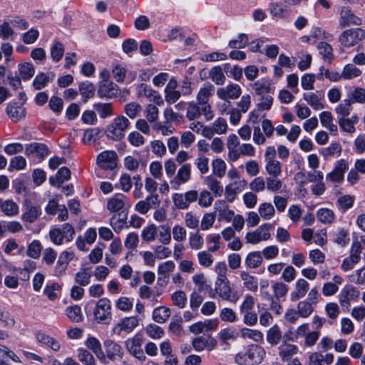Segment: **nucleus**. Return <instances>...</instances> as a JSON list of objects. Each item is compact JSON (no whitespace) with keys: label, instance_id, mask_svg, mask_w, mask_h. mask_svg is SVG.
Segmentation results:
<instances>
[{"label":"nucleus","instance_id":"nucleus-50","mask_svg":"<svg viewBox=\"0 0 365 365\" xmlns=\"http://www.w3.org/2000/svg\"><path fill=\"white\" fill-rule=\"evenodd\" d=\"M65 312L68 318L73 322L79 323L83 320L81 308L78 305L68 307Z\"/></svg>","mask_w":365,"mask_h":365},{"label":"nucleus","instance_id":"nucleus-7","mask_svg":"<svg viewBox=\"0 0 365 365\" xmlns=\"http://www.w3.org/2000/svg\"><path fill=\"white\" fill-rule=\"evenodd\" d=\"M139 324L137 317H125L118 321L111 330L113 335L118 336L131 333Z\"/></svg>","mask_w":365,"mask_h":365},{"label":"nucleus","instance_id":"nucleus-44","mask_svg":"<svg viewBox=\"0 0 365 365\" xmlns=\"http://www.w3.org/2000/svg\"><path fill=\"white\" fill-rule=\"evenodd\" d=\"M228 125L225 118L222 117L217 118L212 123V125L210 127L211 130L210 139L215 134L222 135L225 134L227 131Z\"/></svg>","mask_w":365,"mask_h":365},{"label":"nucleus","instance_id":"nucleus-42","mask_svg":"<svg viewBox=\"0 0 365 365\" xmlns=\"http://www.w3.org/2000/svg\"><path fill=\"white\" fill-rule=\"evenodd\" d=\"M355 197L351 195H343L336 202V207L341 212H345L354 206Z\"/></svg>","mask_w":365,"mask_h":365},{"label":"nucleus","instance_id":"nucleus-10","mask_svg":"<svg viewBox=\"0 0 365 365\" xmlns=\"http://www.w3.org/2000/svg\"><path fill=\"white\" fill-rule=\"evenodd\" d=\"M111 72L113 78L118 83H130L135 80L136 76L134 71L128 69L127 66L122 63L113 64Z\"/></svg>","mask_w":365,"mask_h":365},{"label":"nucleus","instance_id":"nucleus-9","mask_svg":"<svg viewBox=\"0 0 365 365\" xmlns=\"http://www.w3.org/2000/svg\"><path fill=\"white\" fill-rule=\"evenodd\" d=\"M272 227L271 224H264L252 232H248L245 237L247 243L257 245L262 241H267L270 239V229Z\"/></svg>","mask_w":365,"mask_h":365},{"label":"nucleus","instance_id":"nucleus-14","mask_svg":"<svg viewBox=\"0 0 365 365\" xmlns=\"http://www.w3.org/2000/svg\"><path fill=\"white\" fill-rule=\"evenodd\" d=\"M41 213L40 205L33 204L29 199L24 201L23 212L21 217L22 221L33 223L41 216Z\"/></svg>","mask_w":365,"mask_h":365},{"label":"nucleus","instance_id":"nucleus-64","mask_svg":"<svg viewBox=\"0 0 365 365\" xmlns=\"http://www.w3.org/2000/svg\"><path fill=\"white\" fill-rule=\"evenodd\" d=\"M19 76L23 80L30 79L35 73L34 66L31 63L25 62L18 66Z\"/></svg>","mask_w":365,"mask_h":365},{"label":"nucleus","instance_id":"nucleus-15","mask_svg":"<svg viewBox=\"0 0 365 365\" xmlns=\"http://www.w3.org/2000/svg\"><path fill=\"white\" fill-rule=\"evenodd\" d=\"M242 94V88L237 83H230L226 86L218 88L216 91L217 96L222 100H235Z\"/></svg>","mask_w":365,"mask_h":365},{"label":"nucleus","instance_id":"nucleus-13","mask_svg":"<svg viewBox=\"0 0 365 365\" xmlns=\"http://www.w3.org/2000/svg\"><path fill=\"white\" fill-rule=\"evenodd\" d=\"M365 38V31L361 29H351L344 31L340 37L339 41L345 47L353 46L359 41Z\"/></svg>","mask_w":365,"mask_h":365},{"label":"nucleus","instance_id":"nucleus-22","mask_svg":"<svg viewBox=\"0 0 365 365\" xmlns=\"http://www.w3.org/2000/svg\"><path fill=\"white\" fill-rule=\"evenodd\" d=\"M337 121L341 132L352 135L356 131V125L359 121V117L354 113L351 117H339Z\"/></svg>","mask_w":365,"mask_h":365},{"label":"nucleus","instance_id":"nucleus-63","mask_svg":"<svg viewBox=\"0 0 365 365\" xmlns=\"http://www.w3.org/2000/svg\"><path fill=\"white\" fill-rule=\"evenodd\" d=\"M51 56L53 61H61L64 54V46L60 41H56L53 43L50 48Z\"/></svg>","mask_w":365,"mask_h":365},{"label":"nucleus","instance_id":"nucleus-12","mask_svg":"<svg viewBox=\"0 0 365 365\" xmlns=\"http://www.w3.org/2000/svg\"><path fill=\"white\" fill-rule=\"evenodd\" d=\"M143 339L140 334H135L125 341V346L128 352L140 361L146 358L142 349Z\"/></svg>","mask_w":365,"mask_h":365},{"label":"nucleus","instance_id":"nucleus-25","mask_svg":"<svg viewBox=\"0 0 365 365\" xmlns=\"http://www.w3.org/2000/svg\"><path fill=\"white\" fill-rule=\"evenodd\" d=\"M178 82L175 78H170L165 88V100L168 103H175L180 98L181 93L177 90Z\"/></svg>","mask_w":365,"mask_h":365},{"label":"nucleus","instance_id":"nucleus-16","mask_svg":"<svg viewBox=\"0 0 365 365\" xmlns=\"http://www.w3.org/2000/svg\"><path fill=\"white\" fill-rule=\"evenodd\" d=\"M98 165L104 170H113L117 166L118 155L113 150H105L97 156Z\"/></svg>","mask_w":365,"mask_h":365},{"label":"nucleus","instance_id":"nucleus-43","mask_svg":"<svg viewBox=\"0 0 365 365\" xmlns=\"http://www.w3.org/2000/svg\"><path fill=\"white\" fill-rule=\"evenodd\" d=\"M170 313V309L168 307L160 306L154 309L152 317L155 322L162 324L169 319Z\"/></svg>","mask_w":365,"mask_h":365},{"label":"nucleus","instance_id":"nucleus-29","mask_svg":"<svg viewBox=\"0 0 365 365\" xmlns=\"http://www.w3.org/2000/svg\"><path fill=\"white\" fill-rule=\"evenodd\" d=\"M85 345L93 352L100 361L106 363V356L102 349L101 342L97 338L88 336L85 341Z\"/></svg>","mask_w":365,"mask_h":365},{"label":"nucleus","instance_id":"nucleus-18","mask_svg":"<svg viewBox=\"0 0 365 365\" xmlns=\"http://www.w3.org/2000/svg\"><path fill=\"white\" fill-rule=\"evenodd\" d=\"M247 182L242 179V180H235L225 186V198L228 202H233L238 193L245 190Z\"/></svg>","mask_w":365,"mask_h":365},{"label":"nucleus","instance_id":"nucleus-36","mask_svg":"<svg viewBox=\"0 0 365 365\" xmlns=\"http://www.w3.org/2000/svg\"><path fill=\"white\" fill-rule=\"evenodd\" d=\"M215 87L210 83H206L200 87L197 96V102L198 104H206L208 103L210 98L214 93Z\"/></svg>","mask_w":365,"mask_h":365},{"label":"nucleus","instance_id":"nucleus-40","mask_svg":"<svg viewBox=\"0 0 365 365\" xmlns=\"http://www.w3.org/2000/svg\"><path fill=\"white\" fill-rule=\"evenodd\" d=\"M263 262V258L259 251H254L248 253L245 259V264L247 268L257 269Z\"/></svg>","mask_w":365,"mask_h":365},{"label":"nucleus","instance_id":"nucleus-41","mask_svg":"<svg viewBox=\"0 0 365 365\" xmlns=\"http://www.w3.org/2000/svg\"><path fill=\"white\" fill-rule=\"evenodd\" d=\"M71 177V171L66 167H62L57 172L56 175L51 176L49 179L50 183L53 186L60 187L65 181L68 180Z\"/></svg>","mask_w":365,"mask_h":365},{"label":"nucleus","instance_id":"nucleus-48","mask_svg":"<svg viewBox=\"0 0 365 365\" xmlns=\"http://www.w3.org/2000/svg\"><path fill=\"white\" fill-rule=\"evenodd\" d=\"M273 94L274 93H267L258 96V101L256 105L258 110L269 111L271 110L274 103Z\"/></svg>","mask_w":365,"mask_h":365},{"label":"nucleus","instance_id":"nucleus-56","mask_svg":"<svg viewBox=\"0 0 365 365\" xmlns=\"http://www.w3.org/2000/svg\"><path fill=\"white\" fill-rule=\"evenodd\" d=\"M189 247L192 250H200L204 246V239L199 232L190 233L188 238Z\"/></svg>","mask_w":365,"mask_h":365},{"label":"nucleus","instance_id":"nucleus-62","mask_svg":"<svg viewBox=\"0 0 365 365\" xmlns=\"http://www.w3.org/2000/svg\"><path fill=\"white\" fill-rule=\"evenodd\" d=\"M212 193L207 190H203L198 194L197 202L200 207L203 208L209 207L212 205L214 198Z\"/></svg>","mask_w":365,"mask_h":365},{"label":"nucleus","instance_id":"nucleus-60","mask_svg":"<svg viewBox=\"0 0 365 365\" xmlns=\"http://www.w3.org/2000/svg\"><path fill=\"white\" fill-rule=\"evenodd\" d=\"M115 307L123 312H129L133 307V299L127 297H120L115 302Z\"/></svg>","mask_w":365,"mask_h":365},{"label":"nucleus","instance_id":"nucleus-26","mask_svg":"<svg viewBox=\"0 0 365 365\" xmlns=\"http://www.w3.org/2000/svg\"><path fill=\"white\" fill-rule=\"evenodd\" d=\"M160 204L158 195H150L145 200L139 201L135 210L142 215H145L150 209Z\"/></svg>","mask_w":365,"mask_h":365},{"label":"nucleus","instance_id":"nucleus-35","mask_svg":"<svg viewBox=\"0 0 365 365\" xmlns=\"http://www.w3.org/2000/svg\"><path fill=\"white\" fill-rule=\"evenodd\" d=\"M316 216L319 222L324 225H331L336 222V214L331 209L320 207L317 210Z\"/></svg>","mask_w":365,"mask_h":365},{"label":"nucleus","instance_id":"nucleus-32","mask_svg":"<svg viewBox=\"0 0 365 365\" xmlns=\"http://www.w3.org/2000/svg\"><path fill=\"white\" fill-rule=\"evenodd\" d=\"M118 91V86L113 81L99 82L98 94L101 98H113Z\"/></svg>","mask_w":365,"mask_h":365},{"label":"nucleus","instance_id":"nucleus-28","mask_svg":"<svg viewBox=\"0 0 365 365\" xmlns=\"http://www.w3.org/2000/svg\"><path fill=\"white\" fill-rule=\"evenodd\" d=\"M279 356L282 361H289L299 352V347L293 344L284 341L278 347Z\"/></svg>","mask_w":365,"mask_h":365},{"label":"nucleus","instance_id":"nucleus-58","mask_svg":"<svg viewBox=\"0 0 365 365\" xmlns=\"http://www.w3.org/2000/svg\"><path fill=\"white\" fill-rule=\"evenodd\" d=\"M282 339V331L277 325H274L267 331V341L272 346L277 345Z\"/></svg>","mask_w":365,"mask_h":365},{"label":"nucleus","instance_id":"nucleus-61","mask_svg":"<svg viewBox=\"0 0 365 365\" xmlns=\"http://www.w3.org/2000/svg\"><path fill=\"white\" fill-rule=\"evenodd\" d=\"M158 228L155 224H150L145 227L141 233L142 240L145 242H153L157 235Z\"/></svg>","mask_w":365,"mask_h":365},{"label":"nucleus","instance_id":"nucleus-4","mask_svg":"<svg viewBox=\"0 0 365 365\" xmlns=\"http://www.w3.org/2000/svg\"><path fill=\"white\" fill-rule=\"evenodd\" d=\"M215 292L222 300L236 303L239 297L232 292L230 282L228 279H215Z\"/></svg>","mask_w":365,"mask_h":365},{"label":"nucleus","instance_id":"nucleus-5","mask_svg":"<svg viewBox=\"0 0 365 365\" xmlns=\"http://www.w3.org/2000/svg\"><path fill=\"white\" fill-rule=\"evenodd\" d=\"M93 317L98 324L106 323L111 319V302L108 298H101L96 302Z\"/></svg>","mask_w":365,"mask_h":365},{"label":"nucleus","instance_id":"nucleus-57","mask_svg":"<svg viewBox=\"0 0 365 365\" xmlns=\"http://www.w3.org/2000/svg\"><path fill=\"white\" fill-rule=\"evenodd\" d=\"M93 108L101 118H106L113 115L111 103H97L93 105Z\"/></svg>","mask_w":365,"mask_h":365},{"label":"nucleus","instance_id":"nucleus-1","mask_svg":"<svg viewBox=\"0 0 365 365\" xmlns=\"http://www.w3.org/2000/svg\"><path fill=\"white\" fill-rule=\"evenodd\" d=\"M265 356L264 349L257 344L247 346L235 356V362L239 365H256L259 364Z\"/></svg>","mask_w":365,"mask_h":365},{"label":"nucleus","instance_id":"nucleus-23","mask_svg":"<svg viewBox=\"0 0 365 365\" xmlns=\"http://www.w3.org/2000/svg\"><path fill=\"white\" fill-rule=\"evenodd\" d=\"M250 86L257 96L274 92L272 80L268 78H262L250 84Z\"/></svg>","mask_w":365,"mask_h":365},{"label":"nucleus","instance_id":"nucleus-31","mask_svg":"<svg viewBox=\"0 0 365 365\" xmlns=\"http://www.w3.org/2000/svg\"><path fill=\"white\" fill-rule=\"evenodd\" d=\"M204 185L215 196L220 197L224 192L223 186L220 180L214 175L206 176L203 180Z\"/></svg>","mask_w":365,"mask_h":365},{"label":"nucleus","instance_id":"nucleus-45","mask_svg":"<svg viewBox=\"0 0 365 365\" xmlns=\"http://www.w3.org/2000/svg\"><path fill=\"white\" fill-rule=\"evenodd\" d=\"M14 250H17V255H21L24 252V247L20 246L15 238L7 239L4 242V252L10 255Z\"/></svg>","mask_w":365,"mask_h":365},{"label":"nucleus","instance_id":"nucleus-53","mask_svg":"<svg viewBox=\"0 0 365 365\" xmlns=\"http://www.w3.org/2000/svg\"><path fill=\"white\" fill-rule=\"evenodd\" d=\"M209 77L216 85L220 86L223 85L226 80L223 70L220 66H214L210 69Z\"/></svg>","mask_w":365,"mask_h":365},{"label":"nucleus","instance_id":"nucleus-55","mask_svg":"<svg viewBox=\"0 0 365 365\" xmlns=\"http://www.w3.org/2000/svg\"><path fill=\"white\" fill-rule=\"evenodd\" d=\"M211 165L212 175L220 178L225 175L227 169V165L225 160L221 158L213 159Z\"/></svg>","mask_w":365,"mask_h":365},{"label":"nucleus","instance_id":"nucleus-6","mask_svg":"<svg viewBox=\"0 0 365 365\" xmlns=\"http://www.w3.org/2000/svg\"><path fill=\"white\" fill-rule=\"evenodd\" d=\"M75 234L74 228L68 223L63 225L62 229L53 227L49 232V237L52 242L56 245L63 244L65 238L68 242L73 240Z\"/></svg>","mask_w":365,"mask_h":365},{"label":"nucleus","instance_id":"nucleus-51","mask_svg":"<svg viewBox=\"0 0 365 365\" xmlns=\"http://www.w3.org/2000/svg\"><path fill=\"white\" fill-rule=\"evenodd\" d=\"M196 256L199 264L202 267L209 268L214 262V257L209 250L200 251Z\"/></svg>","mask_w":365,"mask_h":365},{"label":"nucleus","instance_id":"nucleus-46","mask_svg":"<svg viewBox=\"0 0 365 365\" xmlns=\"http://www.w3.org/2000/svg\"><path fill=\"white\" fill-rule=\"evenodd\" d=\"M126 216L114 214L110 219V225L116 233H120L124 228H128Z\"/></svg>","mask_w":365,"mask_h":365},{"label":"nucleus","instance_id":"nucleus-47","mask_svg":"<svg viewBox=\"0 0 365 365\" xmlns=\"http://www.w3.org/2000/svg\"><path fill=\"white\" fill-rule=\"evenodd\" d=\"M91 277L90 269L83 267L75 274V282L80 286L85 287L90 284Z\"/></svg>","mask_w":365,"mask_h":365},{"label":"nucleus","instance_id":"nucleus-20","mask_svg":"<svg viewBox=\"0 0 365 365\" xmlns=\"http://www.w3.org/2000/svg\"><path fill=\"white\" fill-rule=\"evenodd\" d=\"M214 210L215 211V213L217 215L219 222L225 221L226 222H230L235 215L234 211L230 209L229 205L224 200H217L214 204Z\"/></svg>","mask_w":365,"mask_h":365},{"label":"nucleus","instance_id":"nucleus-21","mask_svg":"<svg viewBox=\"0 0 365 365\" xmlns=\"http://www.w3.org/2000/svg\"><path fill=\"white\" fill-rule=\"evenodd\" d=\"M217 340L212 336H200L192 341V346L196 351H212L217 346Z\"/></svg>","mask_w":365,"mask_h":365},{"label":"nucleus","instance_id":"nucleus-27","mask_svg":"<svg viewBox=\"0 0 365 365\" xmlns=\"http://www.w3.org/2000/svg\"><path fill=\"white\" fill-rule=\"evenodd\" d=\"M25 153L41 160L48 154V150L44 144L34 143L26 145Z\"/></svg>","mask_w":365,"mask_h":365},{"label":"nucleus","instance_id":"nucleus-33","mask_svg":"<svg viewBox=\"0 0 365 365\" xmlns=\"http://www.w3.org/2000/svg\"><path fill=\"white\" fill-rule=\"evenodd\" d=\"M309 284L304 279L300 278L296 281L294 290L290 294L292 301H297L304 297L309 290Z\"/></svg>","mask_w":365,"mask_h":365},{"label":"nucleus","instance_id":"nucleus-39","mask_svg":"<svg viewBox=\"0 0 365 365\" xmlns=\"http://www.w3.org/2000/svg\"><path fill=\"white\" fill-rule=\"evenodd\" d=\"M188 128L193 133H197L206 138L210 139L211 130L210 129V126L205 125L203 123L195 120L190 122Z\"/></svg>","mask_w":365,"mask_h":365},{"label":"nucleus","instance_id":"nucleus-24","mask_svg":"<svg viewBox=\"0 0 365 365\" xmlns=\"http://www.w3.org/2000/svg\"><path fill=\"white\" fill-rule=\"evenodd\" d=\"M191 178V166L190 164L182 165L178 170L177 175L170 183L175 190L182 184L187 182Z\"/></svg>","mask_w":365,"mask_h":365},{"label":"nucleus","instance_id":"nucleus-54","mask_svg":"<svg viewBox=\"0 0 365 365\" xmlns=\"http://www.w3.org/2000/svg\"><path fill=\"white\" fill-rule=\"evenodd\" d=\"M351 104V100L346 99L337 105L334 109V111L337 115V118L348 117L352 111Z\"/></svg>","mask_w":365,"mask_h":365},{"label":"nucleus","instance_id":"nucleus-8","mask_svg":"<svg viewBox=\"0 0 365 365\" xmlns=\"http://www.w3.org/2000/svg\"><path fill=\"white\" fill-rule=\"evenodd\" d=\"M360 296L359 290L352 284H346L340 291L338 299L342 308L349 309L351 302L358 301Z\"/></svg>","mask_w":365,"mask_h":365},{"label":"nucleus","instance_id":"nucleus-49","mask_svg":"<svg viewBox=\"0 0 365 365\" xmlns=\"http://www.w3.org/2000/svg\"><path fill=\"white\" fill-rule=\"evenodd\" d=\"M240 334L243 339H251L257 343L263 341L264 339L263 334L256 329H251L244 327L240 329Z\"/></svg>","mask_w":365,"mask_h":365},{"label":"nucleus","instance_id":"nucleus-52","mask_svg":"<svg viewBox=\"0 0 365 365\" xmlns=\"http://www.w3.org/2000/svg\"><path fill=\"white\" fill-rule=\"evenodd\" d=\"M43 246L38 240H34L27 246L26 255L32 259H38L41 256Z\"/></svg>","mask_w":365,"mask_h":365},{"label":"nucleus","instance_id":"nucleus-19","mask_svg":"<svg viewBox=\"0 0 365 365\" xmlns=\"http://www.w3.org/2000/svg\"><path fill=\"white\" fill-rule=\"evenodd\" d=\"M106 359L112 361H120L123 359L124 351L122 346L112 340H106L104 342Z\"/></svg>","mask_w":365,"mask_h":365},{"label":"nucleus","instance_id":"nucleus-11","mask_svg":"<svg viewBox=\"0 0 365 365\" xmlns=\"http://www.w3.org/2000/svg\"><path fill=\"white\" fill-rule=\"evenodd\" d=\"M128 207H130L128 200L122 193H116L107 200L106 208L110 212L117 214L125 211Z\"/></svg>","mask_w":365,"mask_h":365},{"label":"nucleus","instance_id":"nucleus-3","mask_svg":"<svg viewBox=\"0 0 365 365\" xmlns=\"http://www.w3.org/2000/svg\"><path fill=\"white\" fill-rule=\"evenodd\" d=\"M265 170L272 177L278 178L282 173V164L276 159V149L268 146L264 152Z\"/></svg>","mask_w":365,"mask_h":365},{"label":"nucleus","instance_id":"nucleus-37","mask_svg":"<svg viewBox=\"0 0 365 365\" xmlns=\"http://www.w3.org/2000/svg\"><path fill=\"white\" fill-rule=\"evenodd\" d=\"M240 277L242 281L243 286L251 292H257L258 289V279L254 276L251 275L246 271H241L240 272Z\"/></svg>","mask_w":365,"mask_h":365},{"label":"nucleus","instance_id":"nucleus-38","mask_svg":"<svg viewBox=\"0 0 365 365\" xmlns=\"http://www.w3.org/2000/svg\"><path fill=\"white\" fill-rule=\"evenodd\" d=\"M36 339L38 343L50 347L54 351H58L61 349V344L58 341L44 333L38 332Z\"/></svg>","mask_w":365,"mask_h":365},{"label":"nucleus","instance_id":"nucleus-59","mask_svg":"<svg viewBox=\"0 0 365 365\" xmlns=\"http://www.w3.org/2000/svg\"><path fill=\"white\" fill-rule=\"evenodd\" d=\"M348 280L356 285H365V267H361L347 276Z\"/></svg>","mask_w":365,"mask_h":365},{"label":"nucleus","instance_id":"nucleus-17","mask_svg":"<svg viewBox=\"0 0 365 365\" xmlns=\"http://www.w3.org/2000/svg\"><path fill=\"white\" fill-rule=\"evenodd\" d=\"M349 168V163L345 159L337 160L331 172L327 175V180L332 182H341L344 180L345 172Z\"/></svg>","mask_w":365,"mask_h":365},{"label":"nucleus","instance_id":"nucleus-30","mask_svg":"<svg viewBox=\"0 0 365 365\" xmlns=\"http://www.w3.org/2000/svg\"><path fill=\"white\" fill-rule=\"evenodd\" d=\"M303 98L314 110H319L324 108L322 102L324 96L321 92L304 93Z\"/></svg>","mask_w":365,"mask_h":365},{"label":"nucleus","instance_id":"nucleus-34","mask_svg":"<svg viewBox=\"0 0 365 365\" xmlns=\"http://www.w3.org/2000/svg\"><path fill=\"white\" fill-rule=\"evenodd\" d=\"M6 112L9 117L15 122H17L26 116V108L16 103L7 105Z\"/></svg>","mask_w":365,"mask_h":365},{"label":"nucleus","instance_id":"nucleus-2","mask_svg":"<svg viewBox=\"0 0 365 365\" xmlns=\"http://www.w3.org/2000/svg\"><path fill=\"white\" fill-rule=\"evenodd\" d=\"M129 125L128 119L123 115H119L108 125L105 133L108 138L113 140H119L125 136V133Z\"/></svg>","mask_w":365,"mask_h":365}]
</instances>
